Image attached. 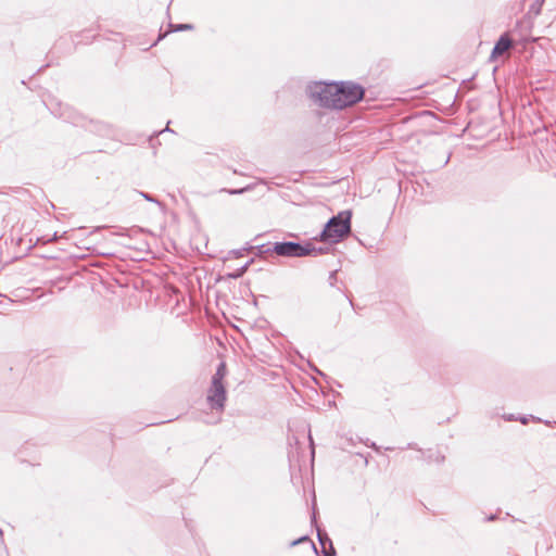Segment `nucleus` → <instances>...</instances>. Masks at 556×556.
<instances>
[{
    "label": "nucleus",
    "mask_w": 556,
    "mask_h": 556,
    "mask_svg": "<svg viewBox=\"0 0 556 556\" xmlns=\"http://www.w3.org/2000/svg\"><path fill=\"white\" fill-rule=\"evenodd\" d=\"M304 247L306 249L311 250L308 255L316 256V255L327 254L330 251V248H328V247H315L311 242H305Z\"/></svg>",
    "instance_id": "1a4fd4ad"
},
{
    "label": "nucleus",
    "mask_w": 556,
    "mask_h": 556,
    "mask_svg": "<svg viewBox=\"0 0 556 556\" xmlns=\"http://www.w3.org/2000/svg\"><path fill=\"white\" fill-rule=\"evenodd\" d=\"M252 263H253V260L248 261L244 265H242L240 268H238L235 273L228 274V277L232 278V279H238V278L242 277Z\"/></svg>",
    "instance_id": "9d476101"
},
{
    "label": "nucleus",
    "mask_w": 556,
    "mask_h": 556,
    "mask_svg": "<svg viewBox=\"0 0 556 556\" xmlns=\"http://www.w3.org/2000/svg\"><path fill=\"white\" fill-rule=\"evenodd\" d=\"M312 545H313V549L317 553V549H316L315 544H314V543H312Z\"/></svg>",
    "instance_id": "c756f323"
},
{
    "label": "nucleus",
    "mask_w": 556,
    "mask_h": 556,
    "mask_svg": "<svg viewBox=\"0 0 556 556\" xmlns=\"http://www.w3.org/2000/svg\"><path fill=\"white\" fill-rule=\"evenodd\" d=\"M0 541H1V543H3V532H2L1 528H0Z\"/></svg>",
    "instance_id": "b1692460"
},
{
    "label": "nucleus",
    "mask_w": 556,
    "mask_h": 556,
    "mask_svg": "<svg viewBox=\"0 0 556 556\" xmlns=\"http://www.w3.org/2000/svg\"><path fill=\"white\" fill-rule=\"evenodd\" d=\"M346 298H348V300H349L350 305H351L352 307H354L353 300H352V299H350L349 296H346Z\"/></svg>",
    "instance_id": "393cba45"
},
{
    "label": "nucleus",
    "mask_w": 556,
    "mask_h": 556,
    "mask_svg": "<svg viewBox=\"0 0 556 556\" xmlns=\"http://www.w3.org/2000/svg\"><path fill=\"white\" fill-rule=\"evenodd\" d=\"M496 518H497V516H496L495 514H492V515H490V516H486V517L484 518V520H485V521H493V520H495Z\"/></svg>",
    "instance_id": "6ab92c4d"
},
{
    "label": "nucleus",
    "mask_w": 556,
    "mask_h": 556,
    "mask_svg": "<svg viewBox=\"0 0 556 556\" xmlns=\"http://www.w3.org/2000/svg\"><path fill=\"white\" fill-rule=\"evenodd\" d=\"M271 252L283 257H303L309 254L304 244L294 241H281L273 243Z\"/></svg>",
    "instance_id": "39448f33"
},
{
    "label": "nucleus",
    "mask_w": 556,
    "mask_h": 556,
    "mask_svg": "<svg viewBox=\"0 0 556 556\" xmlns=\"http://www.w3.org/2000/svg\"><path fill=\"white\" fill-rule=\"evenodd\" d=\"M338 83L315 81L307 86V94L315 104L327 110H339Z\"/></svg>",
    "instance_id": "f03ea898"
},
{
    "label": "nucleus",
    "mask_w": 556,
    "mask_h": 556,
    "mask_svg": "<svg viewBox=\"0 0 556 556\" xmlns=\"http://www.w3.org/2000/svg\"><path fill=\"white\" fill-rule=\"evenodd\" d=\"M306 541H309V538L307 535H303V536L299 538L298 540L292 541L290 543V546H295V545L306 542Z\"/></svg>",
    "instance_id": "dca6fc26"
},
{
    "label": "nucleus",
    "mask_w": 556,
    "mask_h": 556,
    "mask_svg": "<svg viewBox=\"0 0 556 556\" xmlns=\"http://www.w3.org/2000/svg\"><path fill=\"white\" fill-rule=\"evenodd\" d=\"M329 283L330 286H334L336 281H337V270H332L330 274H329Z\"/></svg>",
    "instance_id": "f3484780"
},
{
    "label": "nucleus",
    "mask_w": 556,
    "mask_h": 556,
    "mask_svg": "<svg viewBox=\"0 0 556 556\" xmlns=\"http://www.w3.org/2000/svg\"><path fill=\"white\" fill-rule=\"evenodd\" d=\"M407 448H416V444H414V443H408V444H407Z\"/></svg>",
    "instance_id": "5701e85b"
},
{
    "label": "nucleus",
    "mask_w": 556,
    "mask_h": 556,
    "mask_svg": "<svg viewBox=\"0 0 556 556\" xmlns=\"http://www.w3.org/2000/svg\"><path fill=\"white\" fill-rule=\"evenodd\" d=\"M513 47V40L509 38L508 33H504L501 35L498 40L495 42L492 52H491V60L496 59L497 56L504 54L506 51H508Z\"/></svg>",
    "instance_id": "423d86ee"
},
{
    "label": "nucleus",
    "mask_w": 556,
    "mask_h": 556,
    "mask_svg": "<svg viewBox=\"0 0 556 556\" xmlns=\"http://www.w3.org/2000/svg\"><path fill=\"white\" fill-rule=\"evenodd\" d=\"M252 249H254V247H249V248H245V249L236 250V251H233V254H235L236 257H241V256H243V252L244 251H249V250H252Z\"/></svg>",
    "instance_id": "a211bd4d"
},
{
    "label": "nucleus",
    "mask_w": 556,
    "mask_h": 556,
    "mask_svg": "<svg viewBox=\"0 0 556 556\" xmlns=\"http://www.w3.org/2000/svg\"><path fill=\"white\" fill-rule=\"evenodd\" d=\"M271 245L273 244H270V243H265V244H260V245L255 247V249L257 250L256 255L263 256L265 254L273 253L270 250Z\"/></svg>",
    "instance_id": "ddd939ff"
},
{
    "label": "nucleus",
    "mask_w": 556,
    "mask_h": 556,
    "mask_svg": "<svg viewBox=\"0 0 556 556\" xmlns=\"http://www.w3.org/2000/svg\"><path fill=\"white\" fill-rule=\"evenodd\" d=\"M315 371H316L317 374H319V375H324L320 370H318V369H316V368H315Z\"/></svg>",
    "instance_id": "cd10ccee"
},
{
    "label": "nucleus",
    "mask_w": 556,
    "mask_h": 556,
    "mask_svg": "<svg viewBox=\"0 0 556 556\" xmlns=\"http://www.w3.org/2000/svg\"><path fill=\"white\" fill-rule=\"evenodd\" d=\"M507 420H515L514 415H509V416L507 417Z\"/></svg>",
    "instance_id": "a878e982"
},
{
    "label": "nucleus",
    "mask_w": 556,
    "mask_h": 556,
    "mask_svg": "<svg viewBox=\"0 0 556 556\" xmlns=\"http://www.w3.org/2000/svg\"><path fill=\"white\" fill-rule=\"evenodd\" d=\"M115 235H118V236H130L128 230H125L123 232H115Z\"/></svg>",
    "instance_id": "412c9836"
},
{
    "label": "nucleus",
    "mask_w": 556,
    "mask_h": 556,
    "mask_svg": "<svg viewBox=\"0 0 556 556\" xmlns=\"http://www.w3.org/2000/svg\"><path fill=\"white\" fill-rule=\"evenodd\" d=\"M351 211H342L332 216L324 226V229L315 237L316 240L327 243H339L351 232Z\"/></svg>",
    "instance_id": "f257e3e1"
},
{
    "label": "nucleus",
    "mask_w": 556,
    "mask_h": 556,
    "mask_svg": "<svg viewBox=\"0 0 556 556\" xmlns=\"http://www.w3.org/2000/svg\"><path fill=\"white\" fill-rule=\"evenodd\" d=\"M232 172H233V174H239V175H241V173H239L237 169H233Z\"/></svg>",
    "instance_id": "c85d7f7f"
},
{
    "label": "nucleus",
    "mask_w": 556,
    "mask_h": 556,
    "mask_svg": "<svg viewBox=\"0 0 556 556\" xmlns=\"http://www.w3.org/2000/svg\"><path fill=\"white\" fill-rule=\"evenodd\" d=\"M169 27V31H182V30H191L193 29V25L192 24H169L168 25Z\"/></svg>",
    "instance_id": "f8f14e48"
},
{
    "label": "nucleus",
    "mask_w": 556,
    "mask_h": 556,
    "mask_svg": "<svg viewBox=\"0 0 556 556\" xmlns=\"http://www.w3.org/2000/svg\"><path fill=\"white\" fill-rule=\"evenodd\" d=\"M369 446L371 448H374L375 451H379V447L377 446V444L375 442H371Z\"/></svg>",
    "instance_id": "4be33fe9"
},
{
    "label": "nucleus",
    "mask_w": 556,
    "mask_h": 556,
    "mask_svg": "<svg viewBox=\"0 0 556 556\" xmlns=\"http://www.w3.org/2000/svg\"><path fill=\"white\" fill-rule=\"evenodd\" d=\"M419 452L421 453V458L429 464H442L445 460V456L440 452H433L431 450H428L427 452L419 450Z\"/></svg>",
    "instance_id": "6e6552de"
},
{
    "label": "nucleus",
    "mask_w": 556,
    "mask_h": 556,
    "mask_svg": "<svg viewBox=\"0 0 556 556\" xmlns=\"http://www.w3.org/2000/svg\"><path fill=\"white\" fill-rule=\"evenodd\" d=\"M528 417H520L519 420L522 425H526L528 422Z\"/></svg>",
    "instance_id": "aec40b11"
},
{
    "label": "nucleus",
    "mask_w": 556,
    "mask_h": 556,
    "mask_svg": "<svg viewBox=\"0 0 556 556\" xmlns=\"http://www.w3.org/2000/svg\"><path fill=\"white\" fill-rule=\"evenodd\" d=\"M338 88L340 89L338 92L339 110L356 104L365 94V89L359 84L353 81H340L338 83Z\"/></svg>",
    "instance_id": "20e7f679"
},
{
    "label": "nucleus",
    "mask_w": 556,
    "mask_h": 556,
    "mask_svg": "<svg viewBox=\"0 0 556 556\" xmlns=\"http://www.w3.org/2000/svg\"><path fill=\"white\" fill-rule=\"evenodd\" d=\"M317 538L324 556L337 555L336 549L332 545V541L330 540L328 534L325 531L320 530L319 528H317Z\"/></svg>",
    "instance_id": "0eeeda50"
},
{
    "label": "nucleus",
    "mask_w": 556,
    "mask_h": 556,
    "mask_svg": "<svg viewBox=\"0 0 556 556\" xmlns=\"http://www.w3.org/2000/svg\"><path fill=\"white\" fill-rule=\"evenodd\" d=\"M139 194L147 201L149 202H153V203H156V204H161V202L159 200H156L155 198H153L151 194L149 193H146V192H142L140 191Z\"/></svg>",
    "instance_id": "2eb2a0df"
},
{
    "label": "nucleus",
    "mask_w": 556,
    "mask_h": 556,
    "mask_svg": "<svg viewBox=\"0 0 556 556\" xmlns=\"http://www.w3.org/2000/svg\"><path fill=\"white\" fill-rule=\"evenodd\" d=\"M252 188H253V185H248L247 187L239 188V189L223 188V189H220V192H226L230 195H237V194H242L247 191H250V190H252Z\"/></svg>",
    "instance_id": "9b49d317"
},
{
    "label": "nucleus",
    "mask_w": 556,
    "mask_h": 556,
    "mask_svg": "<svg viewBox=\"0 0 556 556\" xmlns=\"http://www.w3.org/2000/svg\"><path fill=\"white\" fill-rule=\"evenodd\" d=\"M545 0H535L534 4L531 7V10L535 12V14H540L541 8Z\"/></svg>",
    "instance_id": "4468645a"
},
{
    "label": "nucleus",
    "mask_w": 556,
    "mask_h": 556,
    "mask_svg": "<svg viewBox=\"0 0 556 556\" xmlns=\"http://www.w3.org/2000/svg\"><path fill=\"white\" fill-rule=\"evenodd\" d=\"M164 131H172V130L169 129L168 125L166 126V128L164 129ZM161 132H163V130H162Z\"/></svg>",
    "instance_id": "bb28decb"
},
{
    "label": "nucleus",
    "mask_w": 556,
    "mask_h": 556,
    "mask_svg": "<svg viewBox=\"0 0 556 556\" xmlns=\"http://www.w3.org/2000/svg\"><path fill=\"white\" fill-rule=\"evenodd\" d=\"M227 366L225 362H220L212 376L211 384L206 394V402L211 409L224 412L227 401V391L224 379L227 376Z\"/></svg>",
    "instance_id": "7ed1b4c3"
}]
</instances>
